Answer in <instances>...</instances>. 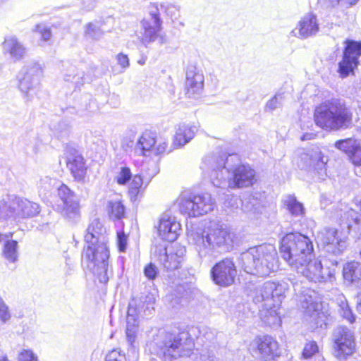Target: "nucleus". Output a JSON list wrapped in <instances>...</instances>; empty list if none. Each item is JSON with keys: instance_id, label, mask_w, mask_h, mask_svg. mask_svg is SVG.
Listing matches in <instances>:
<instances>
[{"instance_id": "obj_1", "label": "nucleus", "mask_w": 361, "mask_h": 361, "mask_svg": "<svg viewBox=\"0 0 361 361\" xmlns=\"http://www.w3.org/2000/svg\"><path fill=\"white\" fill-rule=\"evenodd\" d=\"M201 168L217 188L228 185L232 189L243 188L252 186L256 182L255 170L250 164L242 163L238 154L207 155Z\"/></svg>"}, {"instance_id": "obj_2", "label": "nucleus", "mask_w": 361, "mask_h": 361, "mask_svg": "<svg viewBox=\"0 0 361 361\" xmlns=\"http://www.w3.org/2000/svg\"><path fill=\"white\" fill-rule=\"evenodd\" d=\"M84 238L86 245L82 259L99 282L106 283L112 272L109 270V251L106 229L98 219H94L87 228Z\"/></svg>"}, {"instance_id": "obj_3", "label": "nucleus", "mask_w": 361, "mask_h": 361, "mask_svg": "<svg viewBox=\"0 0 361 361\" xmlns=\"http://www.w3.org/2000/svg\"><path fill=\"white\" fill-rule=\"evenodd\" d=\"M188 240L196 245L201 258L212 259L229 252L233 244V235L220 222H213L203 233L188 232Z\"/></svg>"}, {"instance_id": "obj_4", "label": "nucleus", "mask_w": 361, "mask_h": 361, "mask_svg": "<svg viewBox=\"0 0 361 361\" xmlns=\"http://www.w3.org/2000/svg\"><path fill=\"white\" fill-rule=\"evenodd\" d=\"M194 344L188 332L171 333L159 331L153 341L147 345L150 361H176L189 356Z\"/></svg>"}, {"instance_id": "obj_5", "label": "nucleus", "mask_w": 361, "mask_h": 361, "mask_svg": "<svg viewBox=\"0 0 361 361\" xmlns=\"http://www.w3.org/2000/svg\"><path fill=\"white\" fill-rule=\"evenodd\" d=\"M352 119L350 107L341 99H327L316 106L314 111L315 124L325 130L348 128L352 123Z\"/></svg>"}, {"instance_id": "obj_6", "label": "nucleus", "mask_w": 361, "mask_h": 361, "mask_svg": "<svg viewBox=\"0 0 361 361\" xmlns=\"http://www.w3.org/2000/svg\"><path fill=\"white\" fill-rule=\"evenodd\" d=\"M238 259L244 271L262 277L269 276L277 268V252L271 244L250 247L242 252Z\"/></svg>"}, {"instance_id": "obj_7", "label": "nucleus", "mask_w": 361, "mask_h": 361, "mask_svg": "<svg viewBox=\"0 0 361 361\" xmlns=\"http://www.w3.org/2000/svg\"><path fill=\"white\" fill-rule=\"evenodd\" d=\"M160 10L172 19L177 18L178 16V8L174 5L161 4L159 8L158 4H151L149 7V16L140 22L142 34L140 41L145 47L155 41H157L160 45L167 43L166 35L161 33L163 22L160 18Z\"/></svg>"}, {"instance_id": "obj_8", "label": "nucleus", "mask_w": 361, "mask_h": 361, "mask_svg": "<svg viewBox=\"0 0 361 361\" xmlns=\"http://www.w3.org/2000/svg\"><path fill=\"white\" fill-rule=\"evenodd\" d=\"M280 251L283 259L291 268L314 257L312 240L298 233H290L283 236L281 241Z\"/></svg>"}, {"instance_id": "obj_9", "label": "nucleus", "mask_w": 361, "mask_h": 361, "mask_svg": "<svg viewBox=\"0 0 361 361\" xmlns=\"http://www.w3.org/2000/svg\"><path fill=\"white\" fill-rule=\"evenodd\" d=\"M42 75L43 67L38 62H29L21 69L18 75V87L25 102L32 101L37 95Z\"/></svg>"}, {"instance_id": "obj_10", "label": "nucleus", "mask_w": 361, "mask_h": 361, "mask_svg": "<svg viewBox=\"0 0 361 361\" xmlns=\"http://www.w3.org/2000/svg\"><path fill=\"white\" fill-rule=\"evenodd\" d=\"M337 264V261L334 259L331 261V267H324L321 260L310 258L306 262H301L292 269L308 281L317 283L334 279Z\"/></svg>"}, {"instance_id": "obj_11", "label": "nucleus", "mask_w": 361, "mask_h": 361, "mask_svg": "<svg viewBox=\"0 0 361 361\" xmlns=\"http://www.w3.org/2000/svg\"><path fill=\"white\" fill-rule=\"evenodd\" d=\"M178 205L181 213L195 217L212 211L214 207V201L209 193L192 196L185 192L178 198Z\"/></svg>"}, {"instance_id": "obj_12", "label": "nucleus", "mask_w": 361, "mask_h": 361, "mask_svg": "<svg viewBox=\"0 0 361 361\" xmlns=\"http://www.w3.org/2000/svg\"><path fill=\"white\" fill-rule=\"evenodd\" d=\"M185 251V247L180 245L167 247L165 244H159L152 249V256L164 270L172 271L180 267Z\"/></svg>"}, {"instance_id": "obj_13", "label": "nucleus", "mask_w": 361, "mask_h": 361, "mask_svg": "<svg viewBox=\"0 0 361 361\" xmlns=\"http://www.w3.org/2000/svg\"><path fill=\"white\" fill-rule=\"evenodd\" d=\"M287 280L292 286L297 297L296 300L305 314L311 317H318L320 305L314 300L315 292L310 288H305L302 285V281L297 279L295 277L288 278Z\"/></svg>"}, {"instance_id": "obj_14", "label": "nucleus", "mask_w": 361, "mask_h": 361, "mask_svg": "<svg viewBox=\"0 0 361 361\" xmlns=\"http://www.w3.org/2000/svg\"><path fill=\"white\" fill-rule=\"evenodd\" d=\"M168 141L164 137H157L155 133L145 131L137 139L135 150L142 156L151 154L160 155L167 151Z\"/></svg>"}, {"instance_id": "obj_15", "label": "nucleus", "mask_w": 361, "mask_h": 361, "mask_svg": "<svg viewBox=\"0 0 361 361\" xmlns=\"http://www.w3.org/2000/svg\"><path fill=\"white\" fill-rule=\"evenodd\" d=\"M58 196L62 202L57 209L63 216L71 221H77L80 217L79 201L76 195L66 185L59 184Z\"/></svg>"}, {"instance_id": "obj_16", "label": "nucleus", "mask_w": 361, "mask_h": 361, "mask_svg": "<svg viewBox=\"0 0 361 361\" xmlns=\"http://www.w3.org/2000/svg\"><path fill=\"white\" fill-rule=\"evenodd\" d=\"M335 355L338 359H344L352 355L355 348L354 333L345 326H338L332 335Z\"/></svg>"}, {"instance_id": "obj_17", "label": "nucleus", "mask_w": 361, "mask_h": 361, "mask_svg": "<svg viewBox=\"0 0 361 361\" xmlns=\"http://www.w3.org/2000/svg\"><path fill=\"white\" fill-rule=\"evenodd\" d=\"M328 161V157L321 151L312 150L303 153L298 165L302 169L312 171L318 180H324L327 176L326 166Z\"/></svg>"}, {"instance_id": "obj_18", "label": "nucleus", "mask_w": 361, "mask_h": 361, "mask_svg": "<svg viewBox=\"0 0 361 361\" xmlns=\"http://www.w3.org/2000/svg\"><path fill=\"white\" fill-rule=\"evenodd\" d=\"M264 289H265L264 283L255 289L252 293L253 302L255 304H260L259 311L264 322L269 324H276L281 321L280 312H277V310L273 308V306L276 305L273 302V298H271L270 294L266 293Z\"/></svg>"}, {"instance_id": "obj_19", "label": "nucleus", "mask_w": 361, "mask_h": 361, "mask_svg": "<svg viewBox=\"0 0 361 361\" xmlns=\"http://www.w3.org/2000/svg\"><path fill=\"white\" fill-rule=\"evenodd\" d=\"M210 275L216 285L221 287L230 286L234 283L237 275L235 263L230 258H224L212 267Z\"/></svg>"}, {"instance_id": "obj_20", "label": "nucleus", "mask_w": 361, "mask_h": 361, "mask_svg": "<svg viewBox=\"0 0 361 361\" xmlns=\"http://www.w3.org/2000/svg\"><path fill=\"white\" fill-rule=\"evenodd\" d=\"M316 240L326 252L335 256L341 255L347 247L345 240L339 237L337 230L334 228H324L319 231Z\"/></svg>"}, {"instance_id": "obj_21", "label": "nucleus", "mask_w": 361, "mask_h": 361, "mask_svg": "<svg viewBox=\"0 0 361 361\" xmlns=\"http://www.w3.org/2000/svg\"><path fill=\"white\" fill-rule=\"evenodd\" d=\"M361 56V42L346 41L342 60L338 63V72L341 78H346L353 73L359 64L358 59Z\"/></svg>"}, {"instance_id": "obj_22", "label": "nucleus", "mask_w": 361, "mask_h": 361, "mask_svg": "<svg viewBox=\"0 0 361 361\" xmlns=\"http://www.w3.org/2000/svg\"><path fill=\"white\" fill-rule=\"evenodd\" d=\"M154 302L155 298L151 293L133 298L128 305L127 316L131 314L133 319L140 321V318L151 315L154 311Z\"/></svg>"}, {"instance_id": "obj_23", "label": "nucleus", "mask_w": 361, "mask_h": 361, "mask_svg": "<svg viewBox=\"0 0 361 361\" xmlns=\"http://www.w3.org/2000/svg\"><path fill=\"white\" fill-rule=\"evenodd\" d=\"M204 77L201 71L194 66H189L186 71L185 89L189 97L200 96L204 88Z\"/></svg>"}, {"instance_id": "obj_24", "label": "nucleus", "mask_w": 361, "mask_h": 361, "mask_svg": "<svg viewBox=\"0 0 361 361\" xmlns=\"http://www.w3.org/2000/svg\"><path fill=\"white\" fill-rule=\"evenodd\" d=\"M318 31L319 24L317 16L313 14H307L300 20L298 26L291 31V34L300 39H307L315 35Z\"/></svg>"}, {"instance_id": "obj_25", "label": "nucleus", "mask_w": 361, "mask_h": 361, "mask_svg": "<svg viewBox=\"0 0 361 361\" xmlns=\"http://www.w3.org/2000/svg\"><path fill=\"white\" fill-rule=\"evenodd\" d=\"M66 165L76 180H84L86 174L84 159L75 149H71L67 152Z\"/></svg>"}, {"instance_id": "obj_26", "label": "nucleus", "mask_w": 361, "mask_h": 361, "mask_svg": "<svg viewBox=\"0 0 361 361\" xmlns=\"http://www.w3.org/2000/svg\"><path fill=\"white\" fill-rule=\"evenodd\" d=\"M114 23V20L111 17H108L103 21L89 23L85 25V37L93 40H99L104 32L111 31Z\"/></svg>"}, {"instance_id": "obj_27", "label": "nucleus", "mask_w": 361, "mask_h": 361, "mask_svg": "<svg viewBox=\"0 0 361 361\" xmlns=\"http://www.w3.org/2000/svg\"><path fill=\"white\" fill-rule=\"evenodd\" d=\"M180 224L174 217H163L161 219L158 232L159 235L164 240L175 241L179 235Z\"/></svg>"}, {"instance_id": "obj_28", "label": "nucleus", "mask_w": 361, "mask_h": 361, "mask_svg": "<svg viewBox=\"0 0 361 361\" xmlns=\"http://www.w3.org/2000/svg\"><path fill=\"white\" fill-rule=\"evenodd\" d=\"M255 342L262 357L273 360L280 355L279 343L273 337L264 335L257 338Z\"/></svg>"}, {"instance_id": "obj_29", "label": "nucleus", "mask_w": 361, "mask_h": 361, "mask_svg": "<svg viewBox=\"0 0 361 361\" xmlns=\"http://www.w3.org/2000/svg\"><path fill=\"white\" fill-rule=\"evenodd\" d=\"M63 67V80L71 84V88L75 90L83 85L86 81L84 71L68 62L64 63Z\"/></svg>"}, {"instance_id": "obj_30", "label": "nucleus", "mask_w": 361, "mask_h": 361, "mask_svg": "<svg viewBox=\"0 0 361 361\" xmlns=\"http://www.w3.org/2000/svg\"><path fill=\"white\" fill-rule=\"evenodd\" d=\"M197 128L186 123H180L176 127L171 146L181 147L188 143L195 136Z\"/></svg>"}, {"instance_id": "obj_31", "label": "nucleus", "mask_w": 361, "mask_h": 361, "mask_svg": "<svg viewBox=\"0 0 361 361\" xmlns=\"http://www.w3.org/2000/svg\"><path fill=\"white\" fill-rule=\"evenodd\" d=\"M264 291L270 294V298H273V302L276 305L273 308L276 309L279 312V306L284 298L285 292L289 288V284L286 281L277 284L268 281L264 283Z\"/></svg>"}, {"instance_id": "obj_32", "label": "nucleus", "mask_w": 361, "mask_h": 361, "mask_svg": "<svg viewBox=\"0 0 361 361\" xmlns=\"http://www.w3.org/2000/svg\"><path fill=\"white\" fill-rule=\"evenodd\" d=\"M17 197L6 195L0 200V219L16 221Z\"/></svg>"}, {"instance_id": "obj_33", "label": "nucleus", "mask_w": 361, "mask_h": 361, "mask_svg": "<svg viewBox=\"0 0 361 361\" xmlns=\"http://www.w3.org/2000/svg\"><path fill=\"white\" fill-rule=\"evenodd\" d=\"M39 213V205L27 199L17 197L16 221L31 218Z\"/></svg>"}, {"instance_id": "obj_34", "label": "nucleus", "mask_w": 361, "mask_h": 361, "mask_svg": "<svg viewBox=\"0 0 361 361\" xmlns=\"http://www.w3.org/2000/svg\"><path fill=\"white\" fill-rule=\"evenodd\" d=\"M341 226L343 229L346 228L347 233H354L355 237L361 238V214H358L354 210L348 211L345 213Z\"/></svg>"}, {"instance_id": "obj_35", "label": "nucleus", "mask_w": 361, "mask_h": 361, "mask_svg": "<svg viewBox=\"0 0 361 361\" xmlns=\"http://www.w3.org/2000/svg\"><path fill=\"white\" fill-rule=\"evenodd\" d=\"M343 276L349 284L361 286V263L357 261L347 262L343 268Z\"/></svg>"}, {"instance_id": "obj_36", "label": "nucleus", "mask_w": 361, "mask_h": 361, "mask_svg": "<svg viewBox=\"0 0 361 361\" xmlns=\"http://www.w3.org/2000/svg\"><path fill=\"white\" fill-rule=\"evenodd\" d=\"M2 47L4 54H8L14 61L23 59L25 54V48L15 37H6Z\"/></svg>"}, {"instance_id": "obj_37", "label": "nucleus", "mask_w": 361, "mask_h": 361, "mask_svg": "<svg viewBox=\"0 0 361 361\" xmlns=\"http://www.w3.org/2000/svg\"><path fill=\"white\" fill-rule=\"evenodd\" d=\"M257 200L253 197H249L247 200H240L238 196L231 195L224 202L226 207L231 208V209L238 208L239 205L242 206V209L245 212H257Z\"/></svg>"}, {"instance_id": "obj_38", "label": "nucleus", "mask_w": 361, "mask_h": 361, "mask_svg": "<svg viewBox=\"0 0 361 361\" xmlns=\"http://www.w3.org/2000/svg\"><path fill=\"white\" fill-rule=\"evenodd\" d=\"M284 207L293 217L302 218L305 214L303 204L299 202L294 195H287L282 200Z\"/></svg>"}, {"instance_id": "obj_39", "label": "nucleus", "mask_w": 361, "mask_h": 361, "mask_svg": "<svg viewBox=\"0 0 361 361\" xmlns=\"http://www.w3.org/2000/svg\"><path fill=\"white\" fill-rule=\"evenodd\" d=\"M89 99H85L84 104H81L78 106H70L65 109L64 114L66 116L69 114H75L84 121H88L92 116V106L90 102H87Z\"/></svg>"}, {"instance_id": "obj_40", "label": "nucleus", "mask_w": 361, "mask_h": 361, "mask_svg": "<svg viewBox=\"0 0 361 361\" xmlns=\"http://www.w3.org/2000/svg\"><path fill=\"white\" fill-rule=\"evenodd\" d=\"M4 245L3 248V256L8 262L14 263L18 259V244L16 240L4 239Z\"/></svg>"}, {"instance_id": "obj_41", "label": "nucleus", "mask_w": 361, "mask_h": 361, "mask_svg": "<svg viewBox=\"0 0 361 361\" xmlns=\"http://www.w3.org/2000/svg\"><path fill=\"white\" fill-rule=\"evenodd\" d=\"M126 338L127 341L130 346L134 347V343L136 339L137 332L138 329L139 320L133 319V316L130 314V316L126 317Z\"/></svg>"}, {"instance_id": "obj_42", "label": "nucleus", "mask_w": 361, "mask_h": 361, "mask_svg": "<svg viewBox=\"0 0 361 361\" xmlns=\"http://www.w3.org/2000/svg\"><path fill=\"white\" fill-rule=\"evenodd\" d=\"M338 305V311L341 317L350 324H353L355 321V315L353 313L347 300L345 298H341Z\"/></svg>"}, {"instance_id": "obj_43", "label": "nucleus", "mask_w": 361, "mask_h": 361, "mask_svg": "<svg viewBox=\"0 0 361 361\" xmlns=\"http://www.w3.org/2000/svg\"><path fill=\"white\" fill-rule=\"evenodd\" d=\"M109 214L111 217L120 219L124 216L125 214V207L119 201L110 202H109Z\"/></svg>"}, {"instance_id": "obj_44", "label": "nucleus", "mask_w": 361, "mask_h": 361, "mask_svg": "<svg viewBox=\"0 0 361 361\" xmlns=\"http://www.w3.org/2000/svg\"><path fill=\"white\" fill-rule=\"evenodd\" d=\"M132 177L133 176L130 168L123 166L120 169L115 178L118 185H125L130 181Z\"/></svg>"}, {"instance_id": "obj_45", "label": "nucleus", "mask_w": 361, "mask_h": 361, "mask_svg": "<svg viewBox=\"0 0 361 361\" xmlns=\"http://www.w3.org/2000/svg\"><path fill=\"white\" fill-rule=\"evenodd\" d=\"M59 181L54 178L46 176L40 178L37 185L39 188L44 190H49L54 187H58Z\"/></svg>"}, {"instance_id": "obj_46", "label": "nucleus", "mask_w": 361, "mask_h": 361, "mask_svg": "<svg viewBox=\"0 0 361 361\" xmlns=\"http://www.w3.org/2000/svg\"><path fill=\"white\" fill-rule=\"evenodd\" d=\"M319 347L315 341L307 343L303 348L302 357L304 359L311 358L312 356L319 355Z\"/></svg>"}, {"instance_id": "obj_47", "label": "nucleus", "mask_w": 361, "mask_h": 361, "mask_svg": "<svg viewBox=\"0 0 361 361\" xmlns=\"http://www.w3.org/2000/svg\"><path fill=\"white\" fill-rule=\"evenodd\" d=\"M357 142L355 140L348 138L345 140H341L335 143V147L345 152L347 154L350 152V149L355 146Z\"/></svg>"}, {"instance_id": "obj_48", "label": "nucleus", "mask_w": 361, "mask_h": 361, "mask_svg": "<svg viewBox=\"0 0 361 361\" xmlns=\"http://www.w3.org/2000/svg\"><path fill=\"white\" fill-rule=\"evenodd\" d=\"M283 100V94H276L274 97H273L270 100L267 102L265 106V111H271L281 107V106L282 105Z\"/></svg>"}, {"instance_id": "obj_49", "label": "nucleus", "mask_w": 361, "mask_h": 361, "mask_svg": "<svg viewBox=\"0 0 361 361\" xmlns=\"http://www.w3.org/2000/svg\"><path fill=\"white\" fill-rule=\"evenodd\" d=\"M348 155L355 165L361 166V147L358 142L350 149Z\"/></svg>"}, {"instance_id": "obj_50", "label": "nucleus", "mask_w": 361, "mask_h": 361, "mask_svg": "<svg viewBox=\"0 0 361 361\" xmlns=\"http://www.w3.org/2000/svg\"><path fill=\"white\" fill-rule=\"evenodd\" d=\"M11 318V314L9 307L0 295V322L5 324Z\"/></svg>"}, {"instance_id": "obj_51", "label": "nucleus", "mask_w": 361, "mask_h": 361, "mask_svg": "<svg viewBox=\"0 0 361 361\" xmlns=\"http://www.w3.org/2000/svg\"><path fill=\"white\" fill-rule=\"evenodd\" d=\"M35 31L39 33L41 39L44 42H48L51 37V30L45 25L39 24L35 27Z\"/></svg>"}, {"instance_id": "obj_52", "label": "nucleus", "mask_w": 361, "mask_h": 361, "mask_svg": "<svg viewBox=\"0 0 361 361\" xmlns=\"http://www.w3.org/2000/svg\"><path fill=\"white\" fill-rule=\"evenodd\" d=\"M106 361H126V357L120 349H114L106 355Z\"/></svg>"}, {"instance_id": "obj_53", "label": "nucleus", "mask_w": 361, "mask_h": 361, "mask_svg": "<svg viewBox=\"0 0 361 361\" xmlns=\"http://www.w3.org/2000/svg\"><path fill=\"white\" fill-rule=\"evenodd\" d=\"M18 361H38V357L32 350L24 349L18 354Z\"/></svg>"}, {"instance_id": "obj_54", "label": "nucleus", "mask_w": 361, "mask_h": 361, "mask_svg": "<svg viewBox=\"0 0 361 361\" xmlns=\"http://www.w3.org/2000/svg\"><path fill=\"white\" fill-rule=\"evenodd\" d=\"M159 273L157 267L152 263L148 264L144 269V274L149 280H154Z\"/></svg>"}, {"instance_id": "obj_55", "label": "nucleus", "mask_w": 361, "mask_h": 361, "mask_svg": "<svg viewBox=\"0 0 361 361\" xmlns=\"http://www.w3.org/2000/svg\"><path fill=\"white\" fill-rule=\"evenodd\" d=\"M118 247L120 252L126 251L127 246V236L124 233H118L117 235Z\"/></svg>"}, {"instance_id": "obj_56", "label": "nucleus", "mask_w": 361, "mask_h": 361, "mask_svg": "<svg viewBox=\"0 0 361 361\" xmlns=\"http://www.w3.org/2000/svg\"><path fill=\"white\" fill-rule=\"evenodd\" d=\"M128 194L130 198V200L133 202L136 201L142 195V191L140 189L133 188L130 185L129 190H128Z\"/></svg>"}, {"instance_id": "obj_57", "label": "nucleus", "mask_w": 361, "mask_h": 361, "mask_svg": "<svg viewBox=\"0 0 361 361\" xmlns=\"http://www.w3.org/2000/svg\"><path fill=\"white\" fill-rule=\"evenodd\" d=\"M118 63L123 68L129 66V59L127 55L120 53L116 56Z\"/></svg>"}, {"instance_id": "obj_58", "label": "nucleus", "mask_w": 361, "mask_h": 361, "mask_svg": "<svg viewBox=\"0 0 361 361\" xmlns=\"http://www.w3.org/2000/svg\"><path fill=\"white\" fill-rule=\"evenodd\" d=\"M142 184L143 178L141 175L137 174L133 176L132 182L130 183V186L142 190Z\"/></svg>"}, {"instance_id": "obj_59", "label": "nucleus", "mask_w": 361, "mask_h": 361, "mask_svg": "<svg viewBox=\"0 0 361 361\" xmlns=\"http://www.w3.org/2000/svg\"><path fill=\"white\" fill-rule=\"evenodd\" d=\"M57 130L59 131V133L61 134L60 135L61 137L64 136V135H66L68 134V130H69V126L68 124L65 123L64 122L59 123L58 128H57Z\"/></svg>"}, {"instance_id": "obj_60", "label": "nucleus", "mask_w": 361, "mask_h": 361, "mask_svg": "<svg viewBox=\"0 0 361 361\" xmlns=\"http://www.w3.org/2000/svg\"><path fill=\"white\" fill-rule=\"evenodd\" d=\"M316 137V134L312 133H306L303 134L301 137V140H310L314 139Z\"/></svg>"}, {"instance_id": "obj_61", "label": "nucleus", "mask_w": 361, "mask_h": 361, "mask_svg": "<svg viewBox=\"0 0 361 361\" xmlns=\"http://www.w3.org/2000/svg\"><path fill=\"white\" fill-rule=\"evenodd\" d=\"M355 300H356V303H357V305H356L357 310L359 313L361 314V293H358L356 295Z\"/></svg>"}, {"instance_id": "obj_62", "label": "nucleus", "mask_w": 361, "mask_h": 361, "mask_svg": "<svg viewBox=\"0 0 361 361\" xmlns=\"http://www.w3.org/2000/svg\"><path fill=\"white\" fill-rule=\"evenodd\" d=\"M123 146H133V137L132 136L126 137L123 140Z\"/></svg>"}, {"instance_id": "obj_63", "label": "nucleus", "mask_w": 361, "mask_h": 361, "mask_svg": "<svg viewBox=\"0 0 361 361\" xmlns=\"http://www.w3.org/2000/svg\"><path fill=\"white\" fill-rule=\"evenodd\" d=\"M13 235L12 233H9L8 234H2L0 233V243L4 240L5 238H11Z\"/></svg>"}, {"instance_id": "obj_64", "label": "nucleus", "mask_w": 361, "mask_h": 361, "mask_svg": "<svg viewBox=\"0 0 361 361\" xmlns=\"http://www.w3.org/2000/svg\"><path fill=\"white\" fill-rule=\"evenodd\" d=\"M358 0H343V3L348 4L350 6L355 5Z\"/></svg>"}]
</instances>
